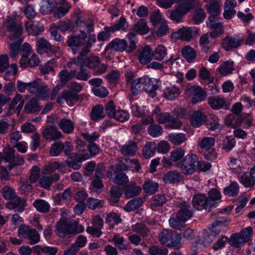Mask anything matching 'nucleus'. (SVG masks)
<instances>
[{
  "label": "nucleus",
  "mask_w": 255,
  "mask_h": 255,
  "mask_svg": "<svg viewBox=\"0 0 255 255\" xmlns=\"http://www.w3.org/2000/svg\"><path fill=\"white\" fill-rule=\"evenodd\" d=\"M56 233L60 238H71L84 231V227L72 220H62L56 225Z\"/></svg>",
  "instance_id": "f257e3e1"
},
{
  "label": "nucleus",
  "mask_w": 255,
  "mask_h": 255,
  "mask_svg": "<svg viewBox=\"0 0 255 255\" xmlns=\"http://www.w3.org/2000/svg\"><path fill=\"white\" fill-rule=\"evenodd\" d=\"M159 241L162 244L169 248L179 250L181 247L180 234L170 229H163L158 235Z\"/></svg>",
  "instance_id": "f03ea898"
},
{
  "label": "nucleus",
  "mask_w": 255,
  "mask_h": 255,
  "mask_svg": "<svg viewBox=\"0 0 255 255\" xmlns=\"http://www.w3.org/2000/svg\"><path fill=\"white\" fill-rule=\"evenodd\" d=\"M152 116H154L156 121L159 124L168 123L166 127L171 128H179L181 126V122L168 113H161L160 109L156 107L152 112Z\"/></svg>",
  "instance_id": "7ed1b4c3"
},
{
  "label": "nucleus",
  "mask_w": 255,
  "mask_h": 255,
  "mask_svg": "<svg viewBox=\"0 0 255 255\" xmlns=\"http://www.w3.org/2000/svg\"><path fill=\"white\" fill-rule=\"evenodd\" d=\"M198 156L193 153L186 155L180 162L179 167L181 173L185 175H191L196 172Z\"/></svg>",
  "instance_id": "20e7f679"
},
{
  "label": "nucleus",
  "mask_w": 255,
  "mask_h": 255,
  "mask_svg": "<svg viewBox=\"0 0 255 255\" xmlns=\"http://www.w3.org/2000/svg\"><path fill=\"white\" fill-rule=\"evenodd\" d=\"M221 18L219 16H209L207 21L206 25L209 28L213 30L209 32V36L213 38H217L220 37L224 32L223 25L220 20Z\"/></svg>",
  "instance_id": "39448f33"
},
{
  "label": "nucleus",
  "mask_w": 255,
  "mask_h": 255,
  "mask_svg": "<svg viewBox=\"0 0 255 255\" xmlns=\"http://www.w3.org/2000/svg\"><path fill=\"white\" fill-rule=\"evenodd\" d=\"M136 45L132 42L128 43L125 39L116 38L111 41L106 46L105 50H108L111 49L114 51L122 52L124 51L130 53L135 48Z\"/></svg>",
  "instance_id": "423d86ee"
},
{
  "label": "nucleus",
  "mask_w": 255,
  "mask_h": 255,
  "mask_svg": "<svg viewBox=\"0 0 255 255\" xmlns=\"http://www.w3.org/2000/svg\"><path fill=\"white\" fill-rule=\"evenodd\" d=\"M140 82L142 84V89L151 97L156 95V90L159 88V79L150 78L147 76L140 77Z\"/></svg>",
  "instance_id": "0eeeda50"
},
{
  "label": "nucleus",
  "mask_w": 255,
  "mask_h": 255,
  "mask_svg": "<svg viewBox=\"0 0 255 255\" xmlns=\"http://www.w3.org/2000/svg\"><path fill=\"white\" fill-rule=\"evenodd\" d=\"M199 33V28L196 27H182L172 34L173 37L182 40L190 41Z\"/></svg>",
  "instance_id": "6e6552de"
},
{
  "label": "nucleus",
  "mask_w": 255,
  "mask_h": 255,
  "mask_svg": "<svg viewBox=\"0 0 255 255\" xmlns=\"http://www.w3.org/2000/svg\"><path fill=\"white\" fill-rule=\"evenodd\" d=\"M90 158L88 153H76L71 154L66 160L67 165L68 167L76 170L81 167V162Z\"/></svg>",
  "instance_id": "1a4fd4ad"
},
{
  "label": "nucleus",
  "mask_w": 255,
  "mask_h": 255,
  "mask_svg": "<svg viewBox=\"0 0 255 255\" xmlns=\"http://www.w3.org/2000/svg\"><path fill=\"white\" fill-rule=\"evenodd\" d=\"M185 93L187 95L190 96L193 93L192 102L193 104L204 100L207 96L205 90L199 86L188 85L185 89Z\"/></svg>",
  "instance_id": "9d476101"
},
{
  "label": "nucleus",
  "mask_w": 255,
  "mask_h": 255,
  "mask_svg": "<svg viewBox=\"0 0 255 255\" xmlns=\"http://www.w3.org/2000/svg\"><path fill=\"white\" fill-rule=\"evenodd\" d=\"M192 205L198 210L205 209L210 211L211 210V201H208L207 197L204 194H197L192 199Z\"/></svg>",
  "instance_id": "9b49d317"
},
{
  "label": "nucleus",
  "mask_w": 255,
  "mask_h": 255,
  "mask_svg": "<svg viewBox=\"0 0 255 255\" xmlns=\"http://www.w3.org/2000/svg\"><path fill=\"white\" fill-rule=\"evenodd\" d=\"M243 42V38L236 36L234 37L227 36L222 40L223 48L227 51L239 47Z\"/></svg>",
  "instance_id": "f8f14e48"
},
{
  "label": "nucleus",
  "mask_w": 255,
  "mask_h": 255,
  "mask_svg": "<svg viewBox=\"0 0 255 255\" xmlns=\"http://www.w3.org/2000/svg\"><path fill=\"white\" fill-rule=\"evenodd\" d=\"M179 210L176 213V215L185 223L193 217V213L192 208L189 204L184 202L179 204Z\"/></svg>",
  "instance_id": "ddd939ff"
},
{
  "label": "nucleus",
  "mask_w": 255,
  "mask_h": 255,
  "mask_svg": "<svg viewBox=\"0 0 255 255\" xmlns=\"http://www.w3.org/2000/svg\"><path fill=\"white\" fill-rule=\"evenodd\" d=\"M26 200L18 196L15 197L11 201L6 204V207L10 210H14L15 212L21 213L26 206Z\"/></svg>",
  "instance_id": "4468645a"
},
{
  "label": "nucleus",
  "mask_w": 255,
  "mask_h": 255,
  "mask_svg": "<svg viewBox=\"0 0 255 255\" xmlns=\"http://www.w3.org/2000/svg\"><path fill=\"white\" fill-rule=\"evenodd\" d=\"M37 51L38 53L42 54L44 52L50 51L57 53L60 51L58 47L51 45L48 41L43 38L39 39L36 43Z\"/></svg>",
  "instance_id": "2eb2a0df"
},
{
  "label": "nucleus",
  "mask_w": 255,
  "mask_h": 255,
  "mask_svg": "<svg viewBox=\"0 0 255 255\" xmlns=\"http://www.w3.org/2000/svg\"><path fill=\"white\" fill-rule=\"evenodd\" d=\"M76 26L80 30H84L88 33L94 31V25L92 20L90 18H86L82 16H78L75 22Z\"/></svg>",
  "instance_id": "dca6fc26"
},
{
  "label": "nucleus",
  "mask_w": 255,
  "mask_h": 255,
  "mask_svg": "<svg viewBox=\"0 0 255 255\" xmlns=\"http://www.w3.org/2000/svg\"><path fill=\"white\" fill-rule=\"evenodd\" d=\"M6 27L8 30L11 33L10 36L11 40L19 38L22 34V25L20 24L16 23L12 19L8 21Z\"/></svg>",
  "instance_id": "f3484780"
},
{
  "label": "nucleus",
  "mask_w": 255,
  "mask_h": 255,
  "mask_svg": "<svg viewBox=\"0 0 255 255\" xmlns=\"http://www.w3.org/2000/svg\"><path fill=\"white\" fill-rule=\"evenodd\" d=\"M25 29L29 35L37 36L43 31V26L38 22L32 20L27 21L25 24Z\"/></svg>",
  "instance_id": "a211bd4d"
},
{
  "label": "nucleus",
  "mask_w": 255,
  "mask_h": 255,
  "mask_svg": "<svg viewBox=\"0 0 255 255\" xmlns=\"http://www.w3.org/2000/svg\"><path fill=\"white\" fill-rule=\"evenodd\" d=\"M206 121V115L199 111L194 112L190 118L191 125L194 128L201 127Z\"/></svg>",
  "instance_id": "6ab92c4d"
},
{
  "label": "nucleus",
  "mask_w": 255,
  "mask_h": 255,
  "mask_svg": "<svg viewBox=\"0 0 255 255\" xmlns=\"http://www.w3.org/2000/svg\"><path fill=\"white\" fill-rule=\"evenodd\" d=\"M43 137L47 140H55L62 137V135L57 128L53 126L46 128L42 131Z\"/></svg>",
  "instance_id": "aec40b11"
},
{
  "label": "nucleus",
  "mask_w": 255,
  "mask_h": 255,
  "mask_svg": "<svg viewBox=\"0 0 255 255\" xmlns=\"http://www.w3.org/2000/svg\"><path fill=\"white\" fill-rule=\"evenodd\" d=\"M183 178V176L180 172L173 170L164 174L162 179L165 183H175L180 182Z\"/></svg>",
  "instance_id": "412c9836"
},
{
  "label": "nucleus",
  "mask_w": 255,
  "mask_h": 255,
  "mask_svg": "<svg viewBox=\"0 0 255 255\" xmlns=\"http://www.w3.org/2000/svg\"><path fill=\"white\" fill-rule=\"evenodd\" d=\"M80 31L81 33L80 37L72 36L69 38L67 41L68 45L74 51L78 46L83 43L84 41L87 37V34L84 30H80Z\"/></svg>",
  "instance_id": "4be33fe9"
},
{
  "label": "nucleus",
  "mask_w": 255,
  "mask_h": 255,
  "mask_svg": "<svg viewBox=\"0 0 255 255\" xmlns=\"http://www.w3.org/2000/svg\"><path fill=\"white\" fill-rule=\"evenodd\" d=\"M58 126L64 133L70 134L74 131L75 123L69 119L63 118L60 120Z\"/></svg>",
  "instance_id": "5701e85b"
},
{
  "label": "nucleus",
  "mask_w": 255,
  "mask_h": 255,
  "mask_svg": "<svg viewBox=\"0 0 255 255\" xmlns=\"http://www.w3.org/2000/svg\"><path fill=\"white\" fill-rule=\"evenodd\" d=\"M208 103L214 110H219L226 105L227 101L220 96H211L208 98Z\"/></svg>",
  "instance_id": "b1692460"
},
{
  "label": "nucleus",
  "mask_w": 255,
  "mask_h": 255,
  "mask_svg": "<svg viewBox=\"0 0 255 255\" xmlns=\"http://www.w3.org/2000/svg\"><path fill=\"white\" fill-rule=\"evenodd\" d=\"M152 56V50L149 46H145L139 51V60L142 64L149 62Z\"/></svg>",
  "instance_id": "393cba45"
},
{
  "label": "nucleus",
  "mask_w": 255,
  "mask_h": 255,
  "mask_svg": "<svg viewBox=\"0 0 255 255\" xmlns=\"http://www.w3.org/2000/svg\"><path fill=\"white\" fill-rule=\"evenodd\" d=\"M101 63V59L97 56H89L84 55V60L83 61V65L91 69H96Z\"/></svg>",
  "instance_id": "a878e982"
},
{
  "label": "nucleus",
  "mask_w": 255,
  "mask_h": 255,
  "mask_svg": "<svg viewBox=\"0 0 255 255\" xmlns=\"http://www.w3.org/2000/svg\"><path fill=\"white\" fill-rule=\"evenodd\" d=\"M147 24V22L146 19H141L134 24L132 30L139 34H145L149 31V28Z\"/></svg>",
  "instance_id": "bb28decb"
},
{
  "label": "nucleus",
  "mask_w": 255,
  "mask_h": 255,
  "mask_svg": "<svg viewBox=\"0 0 255 255\" xmlns=\"http://www.w3.org/2000/svg\"><path fill=\"white\" fill-rule=\"evenodd\" d=\"M181 53L186 61L190 63L193 62L197 57L196 50L190 46H184L181 50Z\"/></svg>",
  "instance_id": "cd10ccee"
},
{
  "label": "nucleus",
  "mask_w": 255,
  "mask_h": 255,
  "mask_svg": "<svg viewBox=\"0 0 255 255\" xmlns=\"http://www.w3.org/2000/svg\"><path fill=\"white\" fill-rule=\"evenodd\" d=\"M110 27L112 32L113 33L117 31L127 32L128 28V24L124 17H121L116 23Z\"/></svg>",
  "instance_id": "c85d7f7f"
},
{
  "label": "nucleus",
  "mask_w": 255,
  "mask_h": 255,
  "mask_svg": "<svg viewBox=\"0 0 255 255\" xmlns=\"http://www.w3.org/2000/svg\"><path fill=\"white\" fill-rule=\"evenodd\" d=\"M137 149L136 143L133 141H129L121 148V152L124 156H133Z\"/></svg>",
  "instance_id": "c756f323"
},
{
  "label": "nucleus",
  "mask_w": 255,
  "mask_h": 255,
  "mask_svg": "<svg viewBox=\"0 0 255 255\" xmlns=\"http://www.w3.org/2000/svg\"><path fill=\"white\" fill-rule=\"evenodd\" d=\"M122 195V191L119 187L112 186L110 190V196L108 198L109 202L112 205H114L120 201V198Z\"/></svg>",
  "instance_id": "7c9ffc66"
},
{
  "label": "nucleus",
  "mask_w": 255,
  "mask_h": 255,
  "mask_svg": "<svg viewBox=\"0 0 255 255\" xmlns=\"http://www.w3.org/2000/svg\"><path fill=\"white\" fill-rule=\"evenodd\" d=\"M75 74L76 70H71L70 72L67 70H61L58 74V77L62 86H65L68 81L75 77Z\"/></svg>",
  "instance_id": "2f4dec72"
},
{
  "label": "nucleus",
  "mask_w": 255,
  "mask_h": 255,
  "mask_svg": "<svg viewBox=\"0 0 255 255\" xmlns=\"http://www.w3.org/2000/svg\"><path fill=\"white\" fill-rule=\"evenodd\" d=\"M40 11L43 14H48L51 13L55 7L56 2L54 0H42Z\"/></svg>",
  "instance_id": "473e14b6"
},
{
  "label": "nucleus",
  "mask_w": 255,
  "mask_h": 255,
  "mask_svg": "<svg viewBox=\"0 0 255 255\" xmlns=\"http://www.w3.org/2000/svg\"><path fill=\"white\" fill-rule=\"evenodd\" d=\"M180 89L176 86H172L166 88L164 91V96L168 100H174L180 95Z\"/></svg>",
  "instance_id": "72a5a7b5"
},
{
  "label": "nucleus",
  "mask_w": 255,
  "mask_h": 255,
  "mask_svg": "<svg viewBox=\"0 0 255 255\" xmlns=\"http://www.w3.org/2000/svg\"><path fill=\"white\" fill-rule=\"evenodd\" d=\"M33 205L37 211L42 213H48L50 209V204L43 199H36L33 203Z\"/></svg>",
  "instance_id": "f704fd0d"
},
{
  "label": "nucleus",
  "mask_w": 255,
  "mask_h": 255,
  "mask_svg": "<svg viewBox=\"0 0 255 255\" xmlns=\"http://www.w3.org/2000/svg\"><path fill=\"white\" fill-rule=\"evenodd\" d=\"M41 110L40 107L37 100L34 98L29 101L24 106L25 113L27 114H33L39 112Z\"/></svg>",
  "instance_id": "c9c22d12"
},
{
  "label": "nucleus",
  "mask_w": 255,
  "mask_h": 255,
  "mask_svg": "<svg viewBox=\"0 0 255 255\" xmlns=\"http://www.w3.org/2000/svg\"><path fill=\"white\" fill-rule=\"evenodd\" d=\"M166 198L164 194H157L153 196L150 204L151 208L156 210L157 208L161 207L166 202Z\"/></svg>",
  "instance_id": "e433bc0d"
},
{
  "label": "nucleus",
  "mask_w": 255,
  "mask_h": 255,
  "mask_svg": "<svg viewBox=\"0 0 255 255\" xmlns=\"http://www.w3.org/2000/svg\"><path fill=\"white\" fill-rule=\"evenodd\" d=\"M91 119L94 121H97L105 117L104 108L101 105H97L94 107L91 113Z\"/></svg>",
  "instance_id": "4c0bfd02"
},
{
  "label": "nucleus",
  "mask_w": 255,
  "mask_h": 255,
  "mask_svg": "<svg viewBox=\"0 0 255 255\" xmlns=\"http://www.w3.org/2000/svg\"><path fill=\"white\" fill-rule=\"evenodd\" d=\"M215 139L212 137H205L198 143V146L203 151H207L212 148L215 144Z\"/></svg>",
  "instance_id": "58836bf2"
},
{
  "label": "nucleus",
  "mask_w": 255,
  "mask_h": 255,
  "mask_svg": "<svg viewBox=\"0 0 255 255\" xmlns=\"http://www.w3.org/2000/svg\"><path fill=\"white\" fill-rule=\"evenodd\" d=\"M242 122V119L239 115L231 114L228 115L226 118V124L233 128H236L240 126Z\"/></svg>",
  "instance_id": "ea45409f"
},
{
  "label": "nucleus",
  "mask_w": 255,
  "mask_h": 255,
  "mask_svg": "<svg viewBox=\"0 0 255 255\" xmlns=\"http://www.w3.org/2000/svg\"><path fill=\"white\" fill-rule=\"evenodd\" d=\"M167 54L166 48L162 45H158L152 51V57L155 60H162Z\"/></svg>",
  "instance_id": "a19ab883"
},
{
  "label": "nucleus",
  "mask_w": 255,
  "mask_h": 255,
  "mask_svg": "<svg viewBox=\"0 0 255 255\" xmlns=\"http://www.w3.org/2000/svg\"><path fill=\"white\" fill-rule=\"evenodd\" d=\"M131 229L133 232L139 234L142 237L148 236L150 233L147 227L142 223H137L132 226Z\"/></svg>",
  "instance_id": "79ce46f5"
},
{
  "label": "nucleus",
  "mask_w": 255,
  "mask_h": 255,
  "mask_svg": "<svg viewBox=\"0 0 255 255\" xmlns=\"http://www.w3.org/2000/svg\"><path fill=\"white\" fill-rule=\"evenodd\" d=\"M156 145L154 142H148L143 149V155L146 158H150L155 154Z\"/></svg>",
  "instance_id": "37998d69"
},
{
  "label": "nucleus",
  "mask_w": 255,
  "mask_h": 255,
  "mask_svg": "<svg viewBox=\"0 0 255 255\" xmlns=\"http://www.w3.org/2000/svg\"><path fill=\"white\" fill-rule=\"evenodd\" d=\"M236 143L234 138L231 136L225 137L221 143L222 148L226 152L231 151L235 146Z\"/></svg>",
  "instance_id": "c03bdc74"
},
{
  "label": "nucleus",
  "mask_w": 255,
  "mask_h": 255,
  "mask_svg": "<svg viewBox=\"0 0 255 255\" xmlns=\"http://www.w3.org/2000/svg\"><path fill=\"white\" fill-rule=\"evenodd\" d=\"M208 201H211V207L214 208L216 206V201L221 198V195L219 191L216 189H212L208 193Z\"/></svg>",
  "instance_id": "a18cd8bd"
},
{
  "label": "nucleus",
  "mask_w": 255,
  "mask_h": 255,
  "mask_svg": "<svg viewBox=\"0 0 255 255\" xmlns=\"http://www.w3.org/2000/svg\"><path fill=\"white\" fill-rule=\"evenodd\" d=\"M234 62L228 61L224 62L219 68V73L223 76H226L232 73L234 70Z\"/></svg>",
  "instance_id": "49530a36"
},
{
  "label": "nucleus",
  "mask_w": 255,
  "mask_h": 255,
  "mask_svg": "<svg viewBox=\"0 0 255 255\" xmlns=\"http://www.w3.org/2000/svg\"><path fill=\"white\" fill-rule=\"evenodd\" d=\"M169 140L174 145H179L186 141L185 135L182 133H170L168 135Z\"/></svg>",
  "instance_id": "de8ad7c7"
},
{
  "label": "nucleus",
  "mask_w": 255,
  "mask_h": 255,
  "mask_svg": "<svg viewBox=\"0 0 255 255\" xmlns=\"http://www.w3.org/2000/svg\"><path fill=\"white\" fill-rule=\"evenodd\" d=\"M228 243L232 247L239 248L245 243L242 239L240 234L235 233L229 238Z\"/></svg>",
  "instance_id": "09e8293b"
},
{
  "label": "nucleus",
  "mask_w": 255,
  "mask_h": 255,
  "mask_svg": "<svg viewBox=\"0 0 255 255\" xmlns=\"http://www.w3.org/2000/svg\"><path fill=\"white\" fill-rule=\"evenodd\" d=\"M221 5V2L217 1L209 5L207 7V10L210 14V16H218L220 14Z\"/></svg>",
  "instance_id": "8fccbe9b"
},
{
  "label": "nucleus",
  "mask_w": 255,
  "mask_h": 255,
  "mask_svg": "<svg viewBox=\"0 0 255 255\" xmlns=\"http://www.w3.org/2000/svg\"><path fill=\"white\" fill-rule=\"evenodd\" d=\"M209 33L203 34L199 39V45L202 51L207 53L210 49V41L209 39Z\"/></svg>",
  "instance_id": "3c124183"
},
{
  "label": "nucleus",
  "mask_w": 255,
  "mask_h": 255,
  "mask_svg": "<svg viewBox=\"0 0 255 255\" xmlns=\"http://www.w3.org/2000/svg\"><path fill=\"white\" fill-rule=\"evenodd\" d=\"M143 203L142 200L140 198H136L129 201L125 207L127 211L130 212L140 207Z\"/></svg>",
  "instance_id": "603ef678"
},
{
  "label": "nucleus",
  "mask_w": 255,
  "mask_h": 255,
  "mask_svg": "<svg viewBox=\"0 0 255 255\" xmlns=\"http://www.w3.org/2000/svg\"><path fill=\"white\" fill-rule=\"evenodd\" d=\"M18 102H19V104L16 108V112L18 113L20 112L24 104V100H22V96L21 95L16 94L9 106L10 109H12Z\"/></svg>",
  "instance_id": "864d4df0"
},
{
  "label": "nucleus",
  "mask_w": 255,
  "mask_h": 255,
  "mask_svg": "<svg viewBox=\"0 0 255 255\" xmlns=\"http://www.w3.org/2000/svg\"><path fill=\"white\" fill-rule=\"evenodd\" d=\"M158 185L157 183L150 180L147 181L143 185V189L145 193L153 194L157 191Z\"/></svg>",
  "instance_id": "5fc2aeb1"
},
{
  "label": "nucleus",
  "mask_w": 255,
  "mask_h": 255,
  "mask_svg": "<svg viewBox=\"0 0 255 255\" xmlns=\"http://www.w3.org/2000/svg\"><path fill=\"white\" fill-rule=\"evenodd\" d=\"M239 191V186L236 182H232L231 184L226 187L224 190L225 194L233 197L237 196Z\"/></svg>",
  "instance_id": "6e6d98bb"
},
{
  "label": "nucleus",
  "mask_w": 255,
  "mask_h": 255,
  "mask_svg": "<svg viewBox=\"0 0 255 255\" xmlns=\"http://www.w3.org/2000/svg\"><path fill=\"white\" fill-rule=\"evenodd\" d=\"M206 16L204 9L199 8L194 11L192 19L195 24H198L204 20Z\"/></svg>",
  "instance_id": "4d7b16f0"
},
{
  "label": "nucleus",
  "mask_w": 255,
  "mask_h": 255,
  "mask_svg": "<svg viewBox=\"0 0 255 255\" xmlns=\"http://www.w3.org/2000/svg\"><path fill=\"white\" fill-rule=\"evenodd\" d=\"M84 66H80L79 72L76 71L75 77L77 80L87 81L91 77V73Z\"/></svg>",
  "instance_id": "13d9d810"
},
{
  "label": "nucleus",
  "mask_w": 255,
  "mask_h": 255,
  "mask_svg": "<svg viewBox=\"0 0 255 255\" xmlns=\"http://www.w3.org/2000/svg\"><path fill=\"white\" fill-rule=\"evenodd\" d=\"M219 119L218 117L215 115L210 116V120L208 124V128L210 130L216 131L220 129V125L219 123Z\"/></svg>",
  "instance_id": "bf43d9fd"
},
{
  "label": "nucleus",
  "mask_w": 255,
  "mask_h": 255,
  "mask_svg": "<svg viewBox=\"0 0 255 255\" xmlns=\"http://www.w3.org/2000/svg\"><path fill=\"white\" fill-rule=\"evenodd\" d=\"M162 128L159 125L152 124L148 128V133L152 137H158L162 133Z\"/></svg>",
  "instance_id": "052dcab7"
},
{
  "label": "nucleus",
  "mask_w": 255,
  "mask_h": 255,
  "mask_svg": "<svg viewBox=\"0 0 255 255\" xmlns=\"http://www.w3.org/2000/svg\"><path fill=\"white\" fill-rule=\"evenodd\" d=\"M240 180L246 187H251L255 185L254 180L249 172L244 173L240 177Z\"/></svg>",
  "instance_id": "680f3d73"
},
{
  "label": "nucleus",
  "mask_w": 255,
  "mask_h": 255,
  "mask_svg": "<svg viewBox=\"0 0 255 255\" xmlns=\"http://www.w3.org/2000/svg\"><path fill=\"white\" fill-rule=\"evenodd\" d=\"M1 192L2 197L6 200H11L16 197L14 189L10 187L7 186H4L2 188Z\"/></svg>",
  "instance_id": "e2e57ef3"
},
{
  "label": "nucleus",
  "mask_w": 255,
  "mask_h": 255,
  "mask_svg": "<svg viewBox=\"0 0 255 255\" xmlns=\"http://www.w3.org/2000/svg\"><path fill=\"white\" fill-rule=\"evenodd\" d=\"M21 43V41L20 40H18L10 44L9 48L10 49V51L9 52V56L11 58L14 59L18 55Z\"/></svg>",
  "instance_id": "0e129e2a"
},
{
  "label": "nucleus",
  "mask_w": 255,
  "mask_h": 255,
  "mask_svg": "<svg viewBox=\"0 0 255 255\" xmlns=\"http://www.w3.org/2000/svg\"><path fill=\"white\" fill-rule=\"evenodd\" d=\"M62 96L64 100L68 102L77 101L79 97L78 94L75 93L71 90H65L62 92Z\"/></svg>",
  "instance_id": "69168bd1"
},
{
  "label": "nucleus",
  "mask_w": 255,
  "mask_h": 255,
  "mask_svg": "<svg viewBox=\"0 0 255 255\" xmlns=\"http://www.w3.org/2000/svg\"><path fill=\"white\" fill-rule=\"evenodd\" d=\"M149 255H167L168 250L166 248L153 246L148 250Z\"/></svg>",
  "instance_id": "338daca9"
},
{
  "label": "nucleus",
  "mask_w": 255,
  "mask_h": 255,
  "mask_svg": "<svg viewBox=\"0 0 255 255\" xmlns=\"http://www.w3.org/2000/svg\"><path fill=\"white\" fill-rule=\"evenodd\" d=\"M14 150L9 146L4 148L3 151V159L8 163H11L14 160Z\"/></svg>",
  "instance_id": "774afa93"
}]
</instances>
